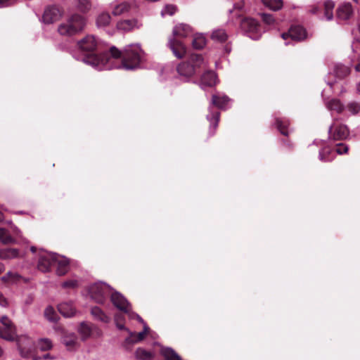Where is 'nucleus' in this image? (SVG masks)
I'll return each instance as SVG.
<instances>
[{"mask_svg":"<svg viewBox=\"0 0 360 360\" xmlns=\"http://www.w3.org/2000/svg\"><path fill=\"white\" fill-rule=\"evenodd\" d=\"M352 14L353 8L350 3L342 4L336 11V18L338 20H347Z\"/></svg>","mask_w":360,"mask_h":360,"instance_id":"16","label":"nucleus"},{"mask_svg":"<svg viewBox=\"0 0 360 360\" xmlns=\"http://www.w3.org/2000/svg\"><path fill=\"white\" fill-rule=\"evenodd\" d=\"M78 2V8L81 11H85L87 9L89 0H76Z\"/></svg>","mask_w":360,"mask_h":360,"instance_id":"51","label":"nucleus"},{"mask_svg":"<svg viewBox=\"0 0 360 360\" xmlns=\"http://www.w3.org/2000/svg\"><path fill=\"white\" fill-rule=\"evenodd\" d=\"M130 9V5L127 2H122L118 5H117L113 11L112 14L114 15H120L123 13L128 12Z\"/></svg>","mask_w":360,"mask_h":360,"instance_id":"35","label":"nucleus"},{"mask_svg":"<svg viewBox=\"0 0 360 360\" xmlns=\"http://www.w3.org/2000/svg\"><path fill=\"white\" fill-rule=\"evenodd\" d=\"M18 255V251L16 249H8L2 257L5 259L14 258L16 257Z\"/></svg>","mask_w":360,"mask_h":360,"instance_id":"46","label":"nucleus"},{"mask_svg":"<svg viewBox=\"0 0 360 360\" xmlns=\"http://www.w3.org/2000/svg\"><path fill=\"white\" fill-rule=\"evenodd\" d=\"M205 68V62L200 54L193 53L188 58V61L181 63L176 67L179 75L186 79L193 77L200 68Z\"/></svg>","mask_w":360,"mask_h":360,"instance_id":"3","label":"nucleus"},{"mask_svg":"<svg viewBox=\"0 0 360 360\" xmlns=\"http://www.w3.org/2000/svg\"><path fill=\"white\" fill-rule=\"evenodd\" d=\"M162 355L165 360H181L180 356L172 348H165L162 349Z\"/></svg>","mask_w":360,"mask_h":360,"instance_id":"32","label":"nucleus"},{"mask_svg":"<svg viewBox=\"0 0 360 360\" xmlns=\"http://www.w3.org/2000/svg\"><path fill=\"white\" fill-rule=\"evenodd\" d=\"M326 106L328 110L335 111L339 114L342 113L345 109L343 104L337 98H333L329 101L327 103Z\"/></svg>","mask_w":360,"mask_h":360,"instance_id":"28","label":"nucleus"},{"mask_svg":"<svg viewBox=\"0 0 360 360\" xmlns=\"http://www.w3.org/2000/svg\"><path fill=\"white\" fill-rule=\"evenodd\" d=\"M349 134L348 127L345 124L337 122L336 120L328 129V138L334 141L345 140Z\"/></svg>","mask_w":360,"mask_h":360,"instance_id":"6","label":"nucleus"},{"mask_svg":"<svg viewBox=\"0 0 360 360\" xmlns=\"http://www.w3.org/2000/svg\"><path fill=\"white\" fill-rule=\"evenodd\" d=\"M115 321L117 327L120 330H127L124 327V316L121 314H117L115 316Z\"/></svg>","mask_w":360,"mask_h":360,"instance_id":"41","label":"nucleus"},{"mask_svg":"<svg viewBox=\"0 0 360 360\" xmlns=\"http://www.w3.org/2000/svg\"><path fill=\"white\" fill-rule=\"evenodd\" d=\"M208 119L210 122V127L212 128V134L213 135L215 133V131L218 127L219 119H220V112H212L210 115V118L208 117Z\"/></svg>","mask_w":360,"mask_h":360,"instance_id":"37","label":"nucleus"},{"mask_svg":"<svg viewBox=\"0 0 360 360\" xmlns=\"http://www.w3.org/2000/svg\"><path fill=\"white\" fill-rule=\"evenodd\" d=\"M8 0H0V5L4 6Z\"/></svg>","mask_w":360,"mask_h":360,"instance_id":"55","label":"nucleus"},{"mask_svg":"<svg viewBox=\"0 0 360 360\" xmlns=\"http://www.w3.org/2000/svg\"><path fill=\"white\" fill-rule=\"evenodd\" d=\"M0 240L4 243H8L12 240L11 236L4 229H0Z\"/></svg>","mask_w":360,"mask_h":360,"instance_id":"43","label":"nucleus"},{"mask_svg":"<svg viewBox=\"0 0 360 360\" xmlns=\"http://www.w3.org/2000/svg\"><path fill=\"white\" fill-rule=\"evenodd\" d=\"M281 37L286 40L290 38L292 40L300 41L307 37L306 30L300 25H292L288 32L281 34Z\"/></svg>","mask_w":360,"mask_h":360,"instance_id":"8","label":"nucleus"},{"mask_svg":"<svg viewBox=\"0 0 360 360\" xmlns=\"http://www.w3.org/2000/svg\"><path fill=\"white\" fill-rule=\"evenodd\" d=\"M149 328L147 326H144V329L140 333H130V336L126 339V341L129 343H136L142 341L148 333Z\"/></svg>","mask_w":360,"mask_h":360,"instance_id":"22","label":"nucleus"},{"mask_svg":"<svg viewBox=\"0 0 360 360\" xmlns=\"http://www.w3.org/2000/svg\"><path fill=\"white\" fill-rule=\"evenodd\" d=\"M82 340H86L90 335V327L85 321L81 322L77 329Z\"/></svg>","mask_w":360,"mask_h":360,"instance_id":"33","label":"nucleus"},{"mask_svg":"<svg viewBox=\"0 0 360 360\" xmlns=\"http://www.w3.org/2000/svg\"><path fill=\"white\" fill-rule=\"evenodd\" d=\"M86 25V20L80 15L74 14L58 26V33L63 37H70L80 34Z\"/></svg>","mask_w":360,"mask_h":360,"instance_id":"2","label":"nucleus"},{"mask_svg":"<svg viewBox=\"0 0 360 360\" xmlns=\"http://www.w3.org/2000/svg\"><path fill=\"white\" fill-rule=\"evenodd\" d=\"M212 39L214 41L224 43L228 39V35L224 30H214L211 36Z\"/></svg>","mask_w":360,"mask_h":360,"instance_id":"34","label":"nucleus"},{"mask_svg":"<svg viewBox=\"0 0 360 360\" xmlns=\"http://www.w3.org/2000/svg\"><path fill=\"white\" fill-rule=\"evenodd\" d=\"M54 265H57L56 273L58 276L65 275L69 270V259L56 254Z\"/></svg>","mask_w":360,"mask_h":360,"instance_id":"17","label":"nucleus"},{"mask_svg":"<svg viewBox=\"0 0 360 360\" xmlns=\"http://www.w3.org/2000/svg\"><path fill=\"white\" fill-rule=\"evenodd\" d=\"M262 20L268 25H271L274 22V18L271 14L262 13Z\"/></svg>","mask_w":360,"mask_h":360,"instance_id":"49","label":"nucleus"},{"mask_svg":"<svg viewBox=\"0 0 360 360\" xmlns=\"http://www.w3.org/2000/svg\"><path fill=\"white\" fill-rule=\"evenodd\" d=\"M4 354V350L3 349L1 348V347L0 346V357H1Z\"/></svg>","mask_w":360,"mask_h":360,"instance_id":"56","label":"nucleus"},{"mask_svg":"<svg viewBox=\"0 0 360 360\" xmlns=\"http://www.w3.org/2000/svg\"><path fill=\"white\" fill-rule=\"evenodd\" d=\"M240 29L244 34L255 40L259 39L262 35L259 22L251 17H243L241 18Z\"/></svg>","mask_w":360,"mask_h":360,"instance_id":"4","label":"nucleus"},{"mask_svg":"<svg viewBox=\"0 0 360 360\" xmlns=\"http://www.w3.org/2000/svg\"><path fill=\"white\" fill-rule=\"evenodd\" d=\"M0 337L7 341L16 340L18 349H22V345L20 344V339L18 338L16 335V330L15 326H10L8 328L1 327L0 328Z\"/></svg>","mask_w":360,"mask_h":360,"instance_id":"14","label":"nucleus"},{"mask_svg":"<svg viewBox=\"0 0 360 360\" xmlns=\"http://www.w3.org/2000/svg\"><path fill=\"white\" fill-rule=\"evenodd\" d=\"M243 2H238L234 4V7L230 11V13L233 17L241 18L243 16Z\"/></svg>","mask_w":360,"mask_h":360,"instance_id":"39","label":"nucleus"},{"mask_svg":"<svg viewBox=\"0 0 360 360\" xmlns=\"http://www.w3.org/2000/svg\"><path fill=\"white\" fill-rule=\"evenodd\" d=\"M335 3L331 0L326 1L323 5L316 4L311 6L310 12L313 14H317L323 8L324 15L328 20H331L333 18V8Z\"/></svg>","mask_w":360,"mask_h":360,"instance_id":"11","label":"nucleus"},{"mask_svg":"<svg viewBox=\"0 0 360 360\" xmlns=\"http://www.w3.org/2000/svg\"><path fill=\"white\" fill-rule=\"evenodd\" d=\"M275 123L276 128L280 131L281 134L285 136H288L289 134L288 132V127H289V121L284 118L276 117L275 120Z\"/></svg>","mask_w":360,"mask_h":360,"instance_id":"25","label":"nucleus"},{"mask_svg":"<svg viewBox=\"0 0 360 360\" xmlns=\"http://www.w3.org/2000/svg\"><path fill=\"white\" fill-rule=\"evenodd\" d=\"M229 101L227 96L219 94H214L212 98V104L220 109H224Z\"/></svg>","mask_w":360,"mask_h":360,"instance_id":"23","label":"nucleus"},{"mask_svg":"<svg viewBox=\"0 0 360 360\" xmlns=\"http://www.w3.org/2000/svg\"><path fill=\"white\" fill-rule=\"evenodd\" d=\"M355 70H356V71H357V72H360V63H359L355 66Z\"/></svg>","mask_w":360,"mask_h":360,"instance_id":"54","label":"nucleus"},{"mask_svg":"<svg viewBox=\"0 0 360 360\" xmlns=\"http://www.w3.org/2000/svg\"><path fill=\"white\" fill-rule=\"evenodd\" d=\"M0 322L2 324V327H6V328H8L10 326H15L12 321L10 320V319L6 316H3L1 319H0Z\"/></svg>","mask_w":360,"mask_h":360,"instance_id":"48","label":"nucleus"},{"mask_svg":"<svg viewBox=\"0 0 360 360\" xmlns=\"http://www.w3.org/2000/svg\"><path fill=\"white\" fill-rule=\"evenodd\" d=\"M319 157L323 162H331L335 158L333 148L329 146L323 147L319 151Z\"/></svg>","mask_w":360,"mask_h":360,"instance_id":"21","label":"nucleus"},{"mask_svg":"<svg viewBox=\"0 0 360 360\" xmlns=\"http://www.w3.org/2000/svg\"><path fill=\"white\" fill-rule=\"evenodd\" d=\"M20 278V276L18 274L8 271L4 276L2 277V280L5 281H15Z\"/></svg>","mask_w":360,"mask_h":360,"instance_id":"44","label":"nucleus"},{"mask_svg":"<svg viewBox=\"0 0 360 360\" xmlns=\"http://www.w3.org/2000/svg\"><path fill=\"white\" fill-rule=\"evenodd\" d=\"M136 356L137 358L141 359L142 360H148L150 359L151 354L143 349L139 348L136 351Z\"/></svg>","mask_w":360,"mask_h":360,"instance_id":"42","label":"nucleus"},{"mask_svg":"<svg viewBox=\"0 0 360 360\" xmlns=\"http://www.w3.org/2000/svg\"><path fill=\"white\" fill-rule=\"evenodd\" d=\"M110 300L113 305L124 314L131 311V304L127 300L120 292L112 293Z\"/></svg>","mask_w":360,"mask_h":360,"instance_id":"10","label":"nucleus"},{"mask_svg":"<svg viewBox=\"0 0 360 360\" xmlns=\"http://www.w3.org/2000/svg\"><path fill=\"white\" fill-rule=\"evenodd\" d=\"M31 250H32V252H35V248L34 247H32V248H31Z\"/></svg>","mask_w":360,"mask_h":360,"instance_id":"60","label":"nucleus"},{"mask_svg":"<svg viewBox=\"0 0 360 360\" xmlns=\"http://www.w3.org/2000/svg\"><path fill=\"white\" fill-rule=\"evenodd\" d=\"M263 4L273 11L280 10L283 6V2L282 0H262Z\"/></svg>","mask_w":360,"mask_h":360,"instance_id":"31","label":"nucleus"},{"mask_svg":"<svg viewBox=\"0 0 360 360\" xmlns=\"http://www.w3.org/2000/svg\"><path fill=\"white\" fill-rule=\"evenodd\" d=\"M91 335H93L94 330V327H93V326H92V325H91Z\"/></svg>","mask_w":360,"mask_h":360,"instance_id":"59","label":"nucleus"},{"mask_svg":"<svg viewBox=\"0 0 360 360\" xmlns=\"http://www.w3.org/2000/svg\"><path fill=\"white\" fill-rule=\"evenodd\" d=\"M350 68L342 64H337L334 68V73L336 77L344 79L350 74Z\"/></svg>","mask_w":360,"mask_h":360,"instance_id":"26","label":"nucleus"},{"mask_svg":"<svg viewBox=\"0 0 360 360\" xmlns=\"http://www.w3.org/2000/svg\"><path fill=\"white\" fill-rule=\"evenodd\" d=\"M206 44L205 38L201 35H195L192 41L193 48L197 50L202 49Z\"/></svg>","mask_w":360,"mask_h":360,"instance_id":"36","label":"nucleus"},{"mask_svg":"<svg viewBox=\"0 0 360 360\" xmlns=\"http://www.w3.org/2000/svg\"><path fill=\"white\" fill-rule=\"evenodd\" d=\"M75 58L86 64L90 63V37H85L77 41Z\"/></svg>","mask_w":360,"mask_h":360,"instance_id":"5","label":"nucleus"},{"mask_svg":"<svg viewBox=\"0 0 360 360\" xmlns=\"http://www.w3.org/2000/svg\"><path fill=\"white\" fill-rule=\"evenodd\" d=\"M77 285V282L74 280H70V281L63 282L62 284V286L65 288H74Z\"/></svg>","mask_w":360,"mask_h":360,"instance_id":"50","label":"nucleus"},{"mask_svg":"<svg viewBox=\"0 0 360 360\" xmlns=\"http://www.w3.org/2000/svg\"><path fill=\"white\" fill-rule=\"evenodd\" d=\"M91 315L94 316L98 320L103 322L108 323L110 321V317L108 316L99 307H91Z\"/></svg>","mask_w":360,"mask_h":360,"instance_id":"29","label":"nucleus"},{"mask_svg":"<svg viewBox=\"0 0 360 360\" xmlns=\"http://www.w3.org/2000/svg\"><path fill=\"white\" fill-rule=\"evenodd\" d=\"M141 49L139 46H129L123 51H120L115 46L109 50L99 46L98 41L91 35V67L98 70L109 69L111 58H122L124 68L132 70L137 68L141 63Z\"/></svg>","mask_w":360,"mask_h":360,"instance_id":"1","label":"nucleus"},{"mask_svg":"<svg viewBox=\"0 0 360 360\" xmlns=\"http://www.w3.org/2000/svg\"><path fill=\"white\" fill-rule=\"evenodd\" d=\"M217 75L214 71L208 70L201 77V84L207 86H213L216 84Z\"/></svg>","mask_w":360,"mask_h":360,"instance_id":"20","label":"nucleus"},{"mask_svg":"<svg viewBox=\"0 0 360 360\" xmlns=\"http://www.w3.org/2000/svg\"><path fill=\"white\" fill-rule=\"evenodd\" d=\"M42 358L44 359H49V358H50V355L49 354H45V355L43 356Z\"/></svg>","mask_w":360,"mask_h":360,"instance_id":"57","label":"nucleus"},{"mask_svg":"<svg viewBox=\"0 0 360 360\" xmlns=\"http://www.w3.org/2000/svg\"><path fill=\"white\" fill-rule=\"evenodd\" d=\"M347 108L352 115H356L360 111V103L352 101L347 105Z\"/></svg>","mask_w":360,"mask_h":360,"instance_id":"40","label":"nucleus"},{"mask_svg":"<svg viewBox=\"0 0 360 360\" xmlns=\"http://www.w3.org/2000/svg\"><path fill=\"white\" fill-rule=\"evenodd\" d=\"M0 305L2 307H6L8 305V301L3 295V294L0 292Z\"/></svg>","mask_w":360,"mask_h":360,"instance_id":"52","label":"nucleus"},{"mask_svg":"<svg viewBox=\"0 0 360 360\" xmlns=\"http://www.w3.org/2000/svg\"><path fill=\"white\" fill-rule=\"evenodd\" d=\"M349 148L345 143H340L336 145V153L342 155L347 153Z\"/></svg>","mask_w":360,"mask_h":360,"instance_id":"47","label":"nucleus"},{"mask_svg":"<svg viewBox=\"0 0 360 360\" xmlns=\"http://www.w3.org/2000/svg\"><path fill=\"white\" fill-rule=\"evenodd\" d=\"M56 254L44 252L42 253L38 261L37 267L42 272L49 271L51 266L54 265Z\"/></svg>","mask_w":360,"mask_h":360,"instance_id":"12","label":"nucleus"},{"mask_svg":"<svg viewBox=\"0 0 360 360\" xmlns=\"http://www.w3.org/2000/svg\"><path fill=\"white\" fill-rule=\"evenodd\" d=\"M191 32V28L186 24L176 25L173 30V37L174 38H184L188 36Z\"/></svg>","mask_w":360,"mask_h":360,"instance_id":"19","label":"nucleus"},{"mask_svg":"<svg viewBox=\"0 0 360 360\" xmlns=\"http://www.w3.org/2000/svg\"><path fill=\"white\" fill-rule=\"evenodd\" d=\"M45 318L50 322L56 323L58 321L59 317L51 306L46 307L44 312Z\"/></svg>","mask_w":360,"mask_h":360,"instance_id":"30","label":"nucleus"},{"mask_svg":"<svg viewBox=\"0 0 360 360\" xmlns=\"http://www.w3.org/2000/svg\"><path fill=\"white\" fill-rule=\"evenodd\" d=\"M357 91L360 94V82H359V84H357Z\"/></svg>","mask_w":360,"mask_h":360,"instance_id":"58","label":"nucleus"},{"mask_svg":"<svg viewBox=\"0 0 360 360\" xmlns=\"http://www.w3.org/2000/svg\"><path fill=\"white\" fill-rule=\"evenodd\" d=\"M63 15V11L57 6H48L44 12L42 19L44 22L51 24L58 21Z\"/></svg>","mask_w":360,"mask_h":360,"instance_id":"9","label":"nucleus"},{"mask_svg":"<svg viewBox=\"0 0 360 360\" xmlns=\"http://www.w3.org/2000/svg\"><path fill=\"white\" fill-rule=\"evenodd\" d=\"M52 347V342L49 338H41L37 342V347L41 351L49 350Z\"/></svg>","mask_w":360,"mask_h":360,"instance_id":"38","label":"nucleus"},{"mask_svg":"<svg viewBox=\"0 0 360 360\" xmlns=\"http://www.w3.org/2000/svg\"><path fill=\"white\" fill-rule=\"evenodd\" d=\"M169 46L178 58H182L186 53L185 45L176 38L172 37L169 39Z\"/></svg>","mask_w":360,"mask_h":360,"instance_id":"15","label":"nucleus"},{"mask_svg":"<svg viewBox=\"0 0 360 360\" xmlns=\"http://www.w3.org/2000/svg\"><path fill=\"white\" fill-rule=\"evenodd\" d=\"M176 6L174 5H166L164 9L162 11V15H164L165 14L172 15L176 13Z\"/></svg>","mask_w":360,"mask_h":360,"instance_id":"45","label":"nucleus"},{"mask_svg":"<svg viewBox=\"0 0 360 360\" xmlns=\"http://www.w3.org/2000/svg\"><path fill=\"white\" fill-rule=\"evenodd\" d=\"M109 292L110 287L105 283L96 282L91 284V300L97 303H103Z\"/></svg>","mask_w":360,"mask_h":360,"instance_id":"7","label":"nucleus"},{"mask_svg":"<svg viewBox=\"0 0 360 360\" xmlns=\"http://www.w3.org/2000/svg\"><path fill=\"white\" fill-rule=\"evenodd\" d=\"M136 20H124L117 22V28L120 30L129 32L136 27Z\"/></svg>","mask_w":360,"mask_h":360,"instance_id":"27","label":"nucleus"},{"mask_svg":"<svg viewBox=\"0 0 360 360\" xmlns=\"http://www.w3.org/2000/svg\"><path fill=\"white\" fill-rule=\"evenodd\" d=\"M4 271V265L0 262V274Z\"/></svg>","mask_w":360,"mask_h":360,"instance_id":"53","label":"nucleus"},{"mask_svg":"<svg viewBox=\"0 0 360 360\" xmlns=\"http://www.w3.org/2000/svg\"><path fill=\"white\" fill-rule=\"evenodd\" d=\"M58 310L65 318H72L77 313V310L72 302H61L58 305Z\"/></svg>","mask_w":360,"mask_h":360,"instance_id":"18","label":"nucleus"},{"mask_svg":"<svg viewBox=\"0 0 360 360\" xmlns=\"http://www.w3.org/2000/svg\"><path fill=\"white\" fill-rule=\"evenodd\" d=\"M110 20L109 13L102 12L96 18V25L98 28H104L110 25Z\"/></svg>","mask_w":360,"mask_h":360,"instance_id":"24","label":"nucleus"},{"mask_svg":"<svg viewBox=\"0 0 360 360\" xmlns=\"http://www.w3.org/2000/svg\"><path fill=\"white\" fill-rule=\"evenodd\" d=\"M61 330V342L68 350H74L78 346L77 337L74 333L68 332L63 329Z\"/></svg>","mask_w":360,"mask_h":360,"instance_id":"13","label":"nucleus"}]
</instances>
